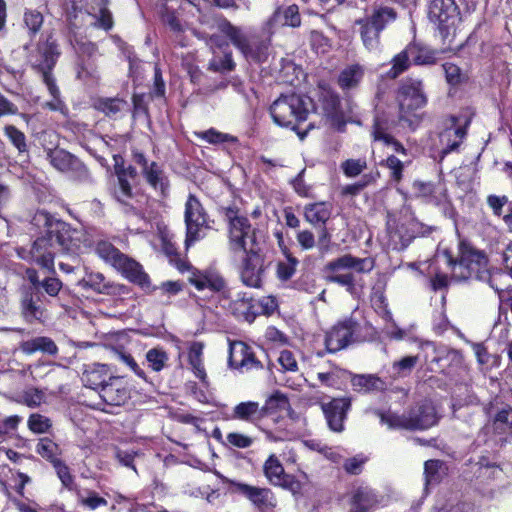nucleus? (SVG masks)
<instances>
[{
  "mask_svg": "<svg viewBox=\"0 0 512 512\" xmlns=\"http://www.w3.org/2000/svg\"><path fill=\"white\" fill-rule=\"evenodd\" d=\"M382 424L390 429L424 430L434 426L438 417L434 406L425 402L407 414L398 415L391 411L377 412Z\"/></svg>",
  "mask_w": 512,
  "mask_h": 512,
  "instance_id": "423d86ee",
  "label": "nucleus"
},
{
  "mask_svg": "<svg viewBox=\"0 0 512 512\" xmlns=\"http://www.w3.org/2000/svg\"><path fill=\"white\" fill-rule=\"evenodd\" d=\"M288 407H289L288 398L284 394L276 392L267 399L265 406H263L262 408L265 409V414H266L267 411L272 410V409L285 410Z\"/></svg>",
  "mask_w": 512,
  "mask_h": 512,
  "instance_id": "680f3d73",
  "label": "nucleus"
},
{
  "mask_svg": "<svg viewBox=\"0 0 512 512\" xmlns=\"http://www.w3.org/2000/svg\"><path fill=\"white\" fill-rule=\"evenodd\" d=\"M263 473L268 482L275 486L280 483L282 477L286 474L284 467L275 454H271L263 464Z\"/></svg>",
  "mask_w": 512,
  "mask_h": 512,
  "instance_id": "72a5a7b5",
  "label": "nucleus"
},
{
  "mask_svg": "<svg viewBox=\"0 0 512 512\" xmlns=\"http://www.w3.org/2000/svg\"><path fill=\"white\" fill-rule=\"evenodd\" d=\"M265 416V409L258 402H241L233 408L232 419L255 423Z\"/></svg>",
  "mask_w": 512,
  "mask_h": 512,
  "instance_id": "5701e85b",
  "label": "nucleus"
},
{
  "mask_svg": "<svg viewBox=\"0 0 512 512\" xmlns=\"http://www.w3.org/2000/svg\"><path fill=\"white\" fill-rule=\"evenodd\" d=\"M112 353L115 359L129 367L138 377L146 379V374L144 370L139 367V365L137 364V362L130 353L118 348H113Z\"/></svg>",
  "mask_w": 512,
  "mask_h": 512,
  "instance_id": "09e8293b",
  "label": "nucleus"
},
{
  "mask_svg": "<svg viewBox=\"0 0 512 512\" xmlns=\"http://www.w3.org/2000/svg\"><path fill=\"white\" fill-rule=\"evenodd\" d=\"M241 282L250 288H261L265 278V258L261 250L250 251L241 255L237 260Z\"/></svg>",
  "mask_w": 512,
  "mask_h": 512,
  "instance_id": "9d476101",
  "label": "nucleus"
},
{
  "mask_svg": "<svg viewBox=\"0 0 512 512\" xmlns=\"http://www.w3.org/2000/svg\"><path fill=\"white\" fill-rule=\"evenodd\" d=\"M347 372L338 367H330L327 371L317 372V380L326 387L339 388L346 379Z\"/></svg>",
  "mask_w": 512,
  "mask_h": 512,
  "instance_id": "c9c22d12",
  "label": "nucleus"
},
{
  "mask_svg": "<svg viewBox=\"0 0 512 512\" xmlns=\"http://www.w3.org/2000/svg\"><path fill=\"white\" fill-rule=\"evenodd\" d=\"M278 364L283 372L298 371V362L294 353L290 350H282L277 358Z\"/></svg>",
  "mask_w": 512,
  "mask_h": 512,
  "instance_id": "13d9d810",
  "label": "nucleus"
},
{
  "mask_svg": "<svg viewBox=\"0 0 512 512\" xmlns=\"http://www.w3.org/2000/svg\"><path fill=\"white\" fill-rule=\"evenodd\" d=\"M298 260L294 257L288 256L287 262H280L277 267L278 277L282 280H287L293 276L296 270Z\"/></svg>",
  "mask_w": 512,
  "mask_h": 512,
  "instance_id": "e2e57ef3",
  "label": "nucleus"
},
{
  "mask_svg": "<svg viewBox=\"0 0 512 512\" xmlns=\"http://www.w3.org/2000/svg\"><path fill=\"white\" fill-rule=\"evenodd\" d=\"M117 179L118 186L115 189L114 195L119 202L126 204L127 201L132 198V187L128 179L124 178V174L117 175Z\"/></svg>",
  "mask_w": 512,
  "mask_h": 512,
  "instance_id": "bf43d9fd",
  "label": "nucleus"
},
{
  "mask_svg": "<svg viewBox=\"0 0 512 512\" xmlns=\"http://www.w3.org/2000/svg\"><path fill=\"white\" fill-rule=\"evenodd\" d=\"M226 441L229 445L239 449L249 448L254 443V439L252 437L240 432L228 433Z\"/></svg>",
  "mask_w": 512,
  "mask_h": 512,
  "instance_id": "052dcab7",
  "label": "nucleus"
},
{
  "mask_svg": "<svg viewBox=\"0 0 512 512\" xmlns=\"http://www.w3.org/2000/svg\"><path fill=\"white\" fill-rule=\"evenodd\" d=\"M251 299L244 295H238L236 299L229 304V310L237 318L250 320L253 315Z\"/></svg>",
  "mask_w": 512,
  "mask_h": 512,
  "instance_id": "ea45409f",
  "label": "nucleus"
},
{
  "mask_svg": "<svg viewBox=\"0 0 512 512\" xmlns=\"http://www.w3.org/2000/svg\"><path fill=\"white\" fill-rule=\"evenodd\" d=\"M31 226L40 236L28 251L17 250L20 258L32 261L41 268L54 272V257L57 252L77 254L84 240L81 230L72 228L68 223L56 218L45 210H37L31 218Z\"/></svg>",
  "mask_w": 512,
  "mask_h": 512,
  "instance_id": "f257e3e1",
  "label": "nucleus"
},
{
  "mask_svg": "<svg viewBox=\"0 0 512 512\" xmlns=\"http://www.w3.org/2000/svg\"><path fill=\"white\" fill-rule=\"evenodd\" d=\"M20 349L23 353L31 355L38 351L47 353L49 355H55L58 348L54 341L45 336L35 337L33 339L23 341L20 344Z\"/></svg>",
  "mask_w": 512,
  "mask_h": 512,
  "instance_id": "a878e982",
  "label": "nucleus"
},
{
  "mask_svg": "<svg viewBox=\"0 0 512 512\" xmlns=\"http://www.w3.org/2000/svg\"><path fill=\"white\" fill-rule=\"evenodd\" d=\"M332 207L325 202L308 204L304 208V218L313 226L325 225L330 219Z\"/></svg>",
  "mask_w": 512,
  "mask_h": 512,
  "instance_id": "b1692460",
  "label": "nucleus"
},
{
  "mask_svg": "<svg viewBox=\"0 0 512 512\" xmlns=\"http://www.w3.org/2000/svg\"><path fill=\"white\" fill-rule=\"evenodd\" d=\"M93 1L98 6V12L94 15L96 19V21L94 22V26L97 28L104 29L106 31L112 29L114 21L111 11L107 8L108 0Z\"/></svg>",
  "mask_w": 512,
  "mask_h": 512,
  "instance_id": "4c0bfd02",
  "label": "nucleus"
},
{
  "mask_svg": "<svg viewBox=\"0 0 512 512\" xmlns=\"http://www.w3.org/2000/svg\"><path fill=\"white\" fill-rule=\"evenodd\" d=\"M125 105L126 102L122 99L108 98L100 100L97 107L105 115L112 117L121 112Z\"/></svg>",
  "mask_w": 512,
  "mask_h": 512,
  "instance_id": "864d4df0",
  "label": "nucleus"
},
{
  "mask_svg": "<svg viewBox=\"0 0 512 512\" xmlns=\"http://www.w3.org/2000/svg\"><path fill=\"white\" fill-rule=\"evenodd\" d=\"M281 25L290 26L293 28L301 25V17L297 5H290L281 10Z\"/></svg>",
  "mask_w": 512,
  "mask_h": 512,
  "instance_id": "6e6d98bb",
  "label": "nucleus"
},
{
  "mask_svg": "<svg viewBox=\"0 0 512 512\" xmlns=\"http://www.w3.org/2000/svg\"><path fill=\"white\" fill-rule=\"evenodd\" d=\"M397 99L399 102V120L414 129L418 124V118L411 112L424 107L427 103L422 81L413 78L405 79L400 85Z\"/></svg>",
  "mask_w": 512,
  "mask_h": 512,
  "instance_id": "6e6552de",
  "label": "nucleus"
},
{
  "mask_svg": "<svg viewBox=\"0 0 512 512\" xmlns=\"http://www.w3.org/2000/svg\"><path fill=\"white\" fill-rule=\"evenodd\" d=\"M447 263L451 266L452 275L458 280H479L490 282L491 275L488 269L486 256L474 249L470 244L462 241L458 247V256L453 258L445 253Z\"/></svg>",
  "mask_w": 512,
  "mask_h": 512,
  "instance_id": "20e7f679",
  "label": "nucleus"
},
{
  "mask_svg": "<svg viewBox=\"0 0 512 512\" xmlns=\"http://www.w3.org/2000/svg\"><path fill=\"white\" fill-rule=\"evenodd\" d=\"M224 216L228 232L227 248L232 260H237L250 251L262 249L260 230L253 227L247 217L240 215L238 209L228 207Z\"/></svg>",
  "mask_w": 512,
  "mask_h": 512,
  "instance_id": "f03ea898",
  "label": "nucleus"
},
{
  "mask_svg": "<svg viewBox=\"0 0 512 512\" xmlns=\"http://www.w3.org/2000/svg\"><path fill=\"white\" fill-rule=\"evenodd\" d=\"M100 397L108 405L120 406L127 399V391L117 383H106L100 389Z\"/></svg>",
  "mask_w": 512,
  "mask_h": 512,
  "instance_id": "7c9ffc66",
  "label": "nucleus"
},
{
  "mask_svg": "<svg viewBox=\"0 0 512 512\" xmlns=\"http://www.w3.org/2000/svg\"><path fill=\"white\" fill-rule=\"evenodd\" d=\"M110 379L107 365L100 363L86 365L81 377L82 382L92 389H101Z\"/></svg>",
  "mask_w": 512,
  "mask_h": 512,
  "instance_id": "4be33fe9",
  "label": "nucleus"
},
{
  "mask_svg": "<svg viewBox=\"0 0 512 512\" xmlns=\"http://www.w3.org/2000/svg\"><path fill=\"white\" fill-rule=\"evenodd\" d=\"M275 486H280L284 489L289 490L293 494L300 493L302 489V484L299 480H297L294 476L285 474L282 479L280 480V483L275 484Z\"/></svg>",
  "mask_w": 512,
  "mask_h": 512,
  "instance_id": "338daca9",
  "label": "nucleus"
},
{
  "mask_svg": "<svg viewBox=\"0 0 512 512\" xmlns=\"http://www.w3.org/2000/svg\"><path fill=\"white\" fill-rule=\"evenodd\" d=\"M47 159L50 164L59 171H67L71 168L74 157L67 151L54 148V149H46Z\"/></svg>",
  "mask_w": 512,
  "mask_h": 512,
  "instance_id": "f704fd0d",
  "label": "nucleus"
},
{
  "mask_svg": "<svg viewBox=\"0 0 512 512\" xmlns=\"http://www.w3.org/2000/svg\"><path fill=\"white\" fill-rule=\"evenodd\" d=\"M38 52L40 60L37 62L36 66L42 73L43 81L46 84L49 93L57 99L59 90L52 77L51 70L55 66L61 54L59 46L56 40L53 39L52 36H49L44 43L38 46Z\"/></svg>",
  "mask_w": 512,
  "mask_h": 512,
  "instance_id": "ddd939ff",
  "label": "nucleus"
},
{
  "mask_svg": "<svg viewBox=\"0 0 512 512\" xmlns=\"http://www.w3.org/2000/svg\"><path fill=\"white\" fill-rule=\"evenodd\" d=\"M228 363L240 372L262 368V363L256 358L253 349L242 341L230 343Z\"/></svg>",
  "mask_w": 512,
  "mask_h": 512,
  "instance_id": "f3484780",
  "label": "nucleus"
},
{
  "mask_svg": "<svg viewBox=\"0 0 512 512\" xmlns=\"http://www.w3.org/2000/svg\"><path fill=\"white\" fill-rule=\"evenodd\" d=\"M51 427V421L46 416L40 414H31L28 419V428L37 434L45 433Z\"/></svg>",
  "mask_w": 512,
  "mask_h": 512,
  "instance_id": "4d7b16f0",
  "label": "nucleus"
},
{
  "mask_svg": "<svg viewBox=\"0 0 512 512\" xmlns=\"http://www.w3.org/2000/svg\"><path fill=\"white\" fill-rule=\"evenodd\" d=\"M21 314L27 322L39 320L43 316V309L34 300L33 293L25 291L21 298Z\"/></svg>",
  "mask_w": 512,
  "mask_h": 512,
  "instance_id": "473e14b6",
  "label": "nucleus"
},
{
  "mask_svg": "<svg viewBox=\"0 0 512 512\" xmlns=\"http://www.w3.org/2000/svg\"><path fill=\"white\" fill-rule=\"evenodd\" d=\"M410 55L407 48L395 55L391 60V68L386 72V76L390 79H395L410 66Z\"/></svg>",
  "mask_w": 512,
  "mask_h": 512,
  "instance_id": "a19ab883",
  "label": "nucleus"
},
{
  "mask_svg": "<svg viewBox=\"0 0 512 512\" xmlns=\"http://www.w3.org/2000/svg\"><path fill=\"white\" fill-rule=\"evenodd\" d=\"M223 57L216 55L209 63V69L214 72L232 71L235 68V62L232 59L231 51H224Z\"/></svg>",
  "mask_w": 512,
  "mask_h": 512,
  "instance_id": "3c124183",
  "label": "nucleus"
},
{
  "mask_svg": "<svg viewBox=\"0 0 512 512\" xmlns=\"http://www.w3.org/2000/svg\"><path fill=\"white\" fill-rule=\"evenodd\" d=\"M36 452L52 464L60 461L58 458L60 454L59 446L49 438H41L36 445Z\"/></svg>",
  "mask_w": 512,
  "mask_h": 512,
  "instance_id": "79ce46f5",
  "label": "nucleus"
},
{
  "mask_svg": "<svg viewBox=\"0 0 512 512\" xmlns=\"http://www.w3.org/2000/svg\"><path fill=\"white\" fill-rule=\"evenodd\" d=\"M442 466V462L438 460H428L424 465V473L426 478V484H432L437 482L439 477L437 475L440 467Z\"/></svg>",
  "mask_w": 512,
  "mask_h": 512,
  "instance_id": "69168bd1",
  "label": "nucleus"
},
{
  "mask_svg": "<svg viewBox=\"0 0 512 512\" xmlns=\"http://www.w3.org/2000/svg\"><path fill=\"white\" fill-rule=\"evenodd\" d=\"M145 359L152 371L160 372L167 367L169 355L163 348L154 347L146 352Z\"/></svg>",
  "mask_w": 512,
  "mask_h": 512,
  "instance_id": "e433bc0d",
  "label": "nucleus"
},
{
  "mask_svg": "<svg viewBox=\"0 0 512 512\" xmlns=\"http://www.w3.org/2000/svg\"><path fill=\"white\" fill-rule=\"evenodd\" d=\"M367 168V162L363 158L347 159L341 164V169L346 177L353 178L360 175Z\"/></svg>",
  "mask_w": 512,
  "mask_h": 512,
  "instance_id": "603ef678",
  "label": "nucleus"
},
{
  "mask_svg": "<svg viewBox=\"0 0 512 512\" xmlns=\"http://www.w3.org/2000/svg\"><path fill=\"white\" fill-rule=\"evenodd\" d=\"M382 165L386 166L390 170L391 178L394 181L399 182L402 179L404 165L397 157L393 155L387 157V159L382 162Z\"/></svg>",
  "mask_w": 512,
  "mask_h": 512,
  "instance_id": "0e129e2a",
  "label": "nucleus"
},
{
  "mask_svg": "<svg viewBox=\"0 0 512 512\" xmlns=\"http://www.w3.org/2000/svg\"><path fill=\"white\" fill-rule=\"evenodd\" d=\"M351 385L357 392H370L375 390H383L385 383L379 377L368 375H354L351 379Z\"/></svg>",
  "mask_w": 512,
  "mask_h": 512,
  "instance_id": "2f4dec72",
  "label": "nucleus"
},
{
  "mask_svg": "<svg viewBox=\"0 0 512 512\" xmlns=\"http://www.w3.org/2000/svg\"><path fill=\"white\" fill-rule=\"evenodd\" d=\"M429 18L437 25L444 42L452 41L460 21L458 7L454 0H432Z\"/></svg>",
  "mask_w": 512,
  "mask_h": 512,
  "instance_id": "1a4fd4ad",
  "label": "nucleus"
},
{
  "mask_svg": "<svg viewBox=\"0 0 512 512\" xmlns=\"http://www.w3.org/2000/svg\"><path fill=\"white\" fill-rule=\"evenodd\" d=\"M312 108V100L309 97L291 93L278 97L270 106V114L275 124L292 129L300 140H304L308 130L313 126L309 124L303 131L299 130L298 126L307 120Z\"/></svg>",
  "mask_w": 512,
  "mask_h": 512,
  "instance_id": "7ed1b4c3",
  "label": "nucleus"
},
{
  "mask_svg": "<svg viewBox=\"0 0 512 512\" xmlns=\"http://www.w3.org/2000/svg\"><path fill=\"white\" fill-rule=\"evenodd\" d=\"M43 15L40 11L26 9L23 14V23L30 36H35L43 25Z\"/></svg>",
  "mask_w": 512,
  "mask_h": 512,
  "instance_id": "a18cd8bd",
  "label": "nucleus"
},
{
  "mask_svg": "<svg viewBox=\"0 0 512 512\" xmlns=\"http://www.w3.org/2000/svg\"><path fill=\"white\" fill-rule=\"evenodd\" d=\"M387 235V245L393 250H403L410 242V236L403 235L401 230L398 227L394 228L390 222L387 226Z\"/></svg>",
  "mask_w": 512,
  "mask_h": 512,
  "instance_id": "c03bdc74",
  "label": "nucleus"
},
{
  "mask_svg": "<svg viewBox=\"0 0 512 512\" xmlns=\"http://www.w3.org/2000/svg\"><path fill=\"white\" fill-rule=\"evenodd\" d=\"M372 135L375 141H382L384 144L392 146L395 152L406 154V149L403 145L390 134L386 133L377 122L373 126Z\"/></svg>",
  "mask_w": 512,
  "mask_h": 512,
  "instance_id": "de8ad7c7",
  "label": "nucleus"
},
{
  "mask_svg": "<svg viewBox=\"0 0 512 512\" xmlns=\"http://www.w3.org/2000/svg\"><path fill=\"white\" fill-rule=\"evenodd\" d=\"M469 121L464 117L449 116L443 122V130L439 134L441 159L456 151L467 134Z\"/></svg>",
  "mask_w": 512,
  "mask_h": 512,
  "instance_id": "f8f14e48",
  "label": "nucleus"
},
{
  "mask_svg": "<svg viewBox=\"0 0 512 512\" xmlns=\"http://www.w3.org/2000/svg\"><path fill=\"white\" fill-rule=\"evenodd\" d=\"M364 76V67L360 64H352L344 68L338 77V84L343 90L357 87Z\"/></svg>",
  "mask_w": 512,
  "mask_h": 512,
  "instance_id": "bb28decb",
  "label": "nucleus"
},
{
  "mask_svg": "<svg viewBox=\"0 0 512 512\" xmlns=\"http://www.w3.org/2000/svg\"><path fill=\"white\" fill-rule=\"evenodd\" d=\"M4 133L19 153L27 152L26 136L22 131L13 125H7L4 128Z\"/></svg>",
  "mask_w": 512,
  "mask_h": 512,
  "instance_id": "8fccbe9b",
  "label": "nucleus"
},
{
  "mask_svg": "<svg viewBox=\"0 0 512 512\" xmlns=\"http://www.w3.org/2000/svg\"><path fill=\"white\" fill-rule=\"evenodd\" d=\"M95 251L101 259L111 264L113 267L123 254L110 242L104 240H101L96 244Z\"/></svg>",
  "mask_w": 512,
  "mask_h": 512,
  "instance_id": "37998d69",
  "label": "nucleus"
},
{
  "mask_svg": "<svg viewBox=\"0 0 512 512\" xmlns=\"http://www.w3.org/2000/svg\"><path fill=\"white\" fill-rule=\"evenodd\" d=\"M410 58L416 65H432L437 61V51L420 44H410L407 47Z\"/></svg>",
  "mask_w": 512,
  "mask_h": 512,
  "instance_id": "c756f323",
  "label": "nucleus"
},
{
  "mask_svg": "<svg viewBox=\"0 0 512 512\" xmlns=\"http://www.w3.org/2000/svg\"><path fill=\"white\" fill-rule=\"evenodd\" d=\"M350 407L351 400L347 397L333 398L328 403H322L321 408L330 430L338 433L344 430V421Z\"/></svg>",
  "mask_w": 512,
  "mask_h": 512,
  "instance_id": "a211bd4d",
  "label": "nucleus"
},
{
  "mask_svg": "<svg viewBox=\"0 0 512 512\" xmlns=\"http://www.w3.org/2000/svg\"><path fill=\"white\" fill-rule=\"evenodd\" d=\"M374 268L372 258H357L351 254L342 255L325 265L326 280L346 288L351 294H356V280L352 271L369 273Z\"/></svg>",
  "mask_w": 512,
  "mask_h": 512,
  "instance_id": "39448f33",
  "label": "nucleus"
},
{
  "mask_svg": "<svg viewBox=\"0 0 512 512\" xmlns=\"http://www.w3.org/2000/svg\"><path fill=\"white\" fill-rule=\"evenodd\" d=\"M114 267L121 271L131 282L142 287L150 284L149 276L143 271L142 266L124 254H122Z\"/></svg>",
  "mask_w": 512,
  "mask_h": 512,
  "instance_id": "aec40b11",
  "label": "nucleus"
},
{
  "mask_svg": "<svg viewBox=\"0 0 512 512\" xmlns=\"http://www.w3.org/2000/svg\"><path fill=\"white\" fill-rule=\"evenodd\" d=\"M196 136L200 139L205 140L210 144H221L225 142L235 143L237 138L233 135L222 133L214 128H210L206 131L197 132Z\"/></svg>",
  "mask_w": 512,
  "mask_h": 512,
  "instance_id": "49530a36",
  "label": "nucleus"
},
{
  "mask_svg": "<svg viewBox=\"0 0 512 512\" xmlns=\"http://www.w3.org/2000/svg\"><path fill=\"white\" fill-rule=\"evenodd\" d=\"M80 285L84 288H90L100 294H114L116 287L108 281L102 273L90 272L80 281Z\"/></svg>",
  "mask_w": 512,
  "mask_h": 512,
  "instance_id": "393cba45",
  "label": "nucleus"
},
{
  "mask_svg": "<svg viewBox=\"0 0 512 512\" xmlns=\"http://www.w3.org/2000/svg\"><path fill=\"white\" fill-rule=\"evenodd\" d=\"M377 504L375 492L367 486H359L352 491L349 512H369Z\"/></svg>",
  "mask_w": 512,
  "mask_h": 512,
  "instance_id": "412c9836",
  "label": "nucleus"
},
{
  "mask_svg": "<svg viewBox=\"0 0 512 512\" xmlns=\"http://www.w3.org/2000/svg\"><path fill=\"white\" fill-rule=\"evenodd\" d=\"M442 67L448 84L456 86L466 80V74L457 65L444 63Z\"/></svg>",
  "mask_w": 512,
  "mask_h": 512,
  "instance_id": "5fc2aeb1",
  "label": "nucleus"
},
{
  "mask_svg": "<svg viewBox=\"0 0 512 512\" xmlns=\"http://www.w3.org/2000/svg\"><path fill=\"white\" fill-rule=\"evenodd\" d=\"M492 428L498 435H506L501 441H507L512 437V408L506 407L500 410L494 417Z\"/></svg>",
  "mask_w": 512,
  "mask_h": 512,
  "instance_id": "c85d7f7f",
  "label": "nucleus"
},
{
  "mask_svg": "<svg viewBox=\"0 0 512 512\" xmlns=\"http://www.w3.org/2000/svg\"><path fill=\"white\" fill-rule=\"evenodd\" d=\"M185 225H186V248H189L196 241L203 237V229L208 228L207 214L200 203L194 196L189 195L185 203Z\"/></svg>",
  "mask_w": 512,
  "mask_h": 512,
  "instance_id": "9b49d317",
  "label": "nucleus"
},
{
  "mask_svg": "<svg viewBox=\"0 0 512 512\" xmlns=\"http://www.w3.org/2000/svg\"><path fill=\"white\" fill-rule=\"evenodd\" d=\"M397 18L396 11L387 6L376 7L364 18L355 21L364 47L376 51L380 47V33Z\"/></svg>",
  "mask_w": 512,
  "mask_h": 512,
  "instance_id": "0eeeda50",
  "label": "nucleus"
},
{
  "mask_svg": "<svg viewBox=\"0 0 512 512\" xmlns=\"http://www.w3.org/2000/svg\"><path fill=\"white\" fill-rule=\"evenodd\" d=\"M219 30L225 34L232 44L244 55L250 42L242 29L224 20L219 24Z\"/></svg>",
  "mask_w": 512,
  "mask_h": 512,
  "instance_id": "cd10ccee",
  "label": "nucleus"
},
{
  "mask_svg": "<svg viewBox=\"0 0 512 512\" xmlns=\"http://www.w3.org/2000/svg\"><path fill=\"white\" fill-rule=\"evenodd\" d=\"M357 328V321L351 317L337 322L326 333L325 345L327 351L335 353L346 348L351 343L353 334Z\"/></svg>",
  "mask_w": 512,
  "mask_h": 512,
  "instance_id": "dca6fc26",
  "label": "nucleus"
},
{
  "mask_svg": "<svg viewBox=\"0 0 512 512\" xmlns=\"http://www.w3.org/2000/svg\"><path fill=\"white\" fill-rule=\"evenodd\" d=\"M188 281L199 291L209 290L212 293H226V281L215 271L192 270L189 273Z\"/></svg>",
  "mask_w": 512,
  "mask_h": 512,
  "instance_id": "6ab92c4d",
  "label": "nucleus"
},
{
  "mask_svg": "<svg viewBox=\"0 0 512 512\" xmlns=\"http://www.w3.org/2000/svg\"><path fill=\"white\" fill-rule=\"evenodd\" d=\"M270 47V38L266 40L257 41L250 43L244 53V57L247 60H253L257 62H263L268 57Z\"/></svg>",
  "mask_w": 512,
  "mask_h": 512,
  "instance_id": "58836bf2",
  "label": "nucleus"
},
{
  "mask_svg": "<svg viewBox=\"0 0 512 512\" xmlns=\"http://www.w3.org/2000/svg\"><path fill=\"white\" fill-rule=\"evenodd\" d=\"M133 160L141 167V173L149 186L165 197L169 191V180L162 167L155 161H148L141 152L133 153Z\"/></svg>",
  "mask_w": 512,
  "mask_h": 512,
  "instance_id": "2eb2a0df",
  "label": "nucleus"
},
{
  "mask_svg": "<svg viewBox=\"0 0 512 512\" xmlns=\"http://www.w3.org/2000/svg\"><path fill=\"white\" fill-rule=\"evenodd\" d=\"M281 22V9H277L263 25V34L270 38L274 34L275 28L281 25Z\"/></svg>",
  "mask_w": 512,
  "mask_h": 512,
  "instance_id": "774afa93",
  "label": "nucleus"
},
{
  "mask_svg": "<svg viewBox=\"0 0 512 512\" xmlns=\"http://www.w3.org/2000/svg\"><path fill=\"white\" fill-rule=\"evenodd\" d=\"M215 473L224 481L229 482L234 487L235 492H238L244 497H246L259 511H268L276 506V498L274 496V493L269 488L257 487L241 482L228 480L219 472Z\"/></svg>",
  "mask_w": 512,
  "mask_h": 512,
  "instance_id": "4468645a",
  "label": "nucleus"
}]
</instances>
